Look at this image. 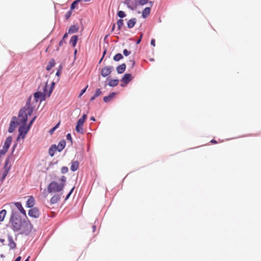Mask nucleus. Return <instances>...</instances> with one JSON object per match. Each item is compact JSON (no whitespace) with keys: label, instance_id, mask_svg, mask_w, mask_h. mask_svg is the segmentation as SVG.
Instances as JSON below:
<instances>
[{"label":"nucleus","instance_id":"obj_1","mask_svg":"<svg viewBox=\"0 0 261 261\" xmlns=\"http://www.w3.org/2000/svg\"><path fill=\"white\" fill-rule=\"evenodd\" d=\"M9 223L11 228L14 232H18L15 234L17 237L18 234L29 236L33 228V225L28 218L21 219L19 213L16 211H12Z\"/></svg>","mask_w":261,"mask_h":261},{"label":"nucleus","instance_id":"obj_2","mask_svg":"<svg viewBox=\"0 0 261 261\" xmlns=\"http://www.w3.org/2000/svg\"><path fill=\"white\" fill-rule=\"evenodd\" d=\"M31 99L32 96H30L27 99L25 106L19 110L18 117L19 121L22 125L20 126L18 129L19 134L17 140L21 137H22V139L24 138L25 134L30 129L27 126V123L28 116L32 115L34 109V107L31 105Z\"/></svg>","mask_w":261,"mask_h":261},{"label":"nucleus","instance_id":"obj_3","mask_svg":"<svg viewBox=\"0 0 261 261\" xmlns=\"http://www.w3.org/2000/svg\"><path fill=\"white\" fill-rule=\"evenodd\" d=\"M43 86V92L40 91H38L34 94V97L35 101L37 102L39 101L42 102V101L45 100V96L46 95L47 92V82H46L43 85L41 84L39 88H40L41 86Z\"/></svg>","mask_w":261,"mask_h":261},{"label":"nucleus","instance_id":"obj_4","mask_svg":"<svg viewBox=\"0 0 261 261\" xmlns=\"http://www.w3.org/2000/svg\"><path fill=\"white\" fill-rule=\"evenodd\" d=\"M62 190V185H59L55 181H51L47 187V191L49 193L59 192Z\"/></svg>","mask_w":261,"mask_h":261},{"label":"nucleus","instance_id":"obj_5","mask_svg":"<svg viewBox=\"0 0 261 261\" xmlns=\"http://www.w3.org/2000/svg\"><path fill=\"white\" fill-rule=\"evenodd\" d=\"M28 215L30 217L38 218L40 216V212L39 208L37 207H34L31 208L28 212Z\"/></svg>","mask_w":261,"mask_h":261},{"label":"nucleus","instance_id":"obj_6","mask_svg":"<svg viewBox=\"0 0 261 261\" xmlns=\"http://www.w3.org/2000/svg\"><path fill=\"white\" fill-rule=\"evenodd\" d=\"M16 117L15 116H13L12 118V120L10 122L9 127L8 129V132L10 133H12L15 130L16 126L19 124L20 121L17 122L16 121Z\"/></svg>","mask_w":261,"mask_h":261},{"label":"nucleus","instance_id":"obj_7","mask_svg":"<svg viewBox=\"0 0 261 261\" xmlns=\"http://www.w3.org/2000/svg\"><path fill=\"white\" fill-rule=\"evenodd\" d=\"M113 70V66H108L102 68L100 71V74L102 77H106L110 75Z\"/></svg>","mask_w":261,"mask_h":261},{"label":"nucleus","instance_id":"obj_8","mask_svg":"<svg viewBox=\"0 0 261 261\" xmlns=\"http://www.w3.org/2000/svg\"><path fill=\"white\" fill-rule=\"evenodd\" d=\"M133 77L130 73H125L121 79V82L123 83L121 84V87H124L127 84L132 81Z\"/></svg>","mask_w":261,"mask_h":261},{"label":"nucleus","instance_id":"obj_9","mask_svg":"<svg viewBox=\"0 0 261 261\" xmlns=\"http://www.w3.org/2000/svg\"><path fill=\"white\" fill-rule=\"evenodd\" d=\"M84 123V121H83L80 119L78 120L76 125V126H75V130L76 131V132L77 133H79L81 134H84V130H83V128Z\"/></svg>","mask_w":261,"mask_h":261},{"label":"nucleus","instance_id":"obj_10","mask_svg":"<svg viewBox=\"0 0 261 261\" xmlns=\"http://www.w3.org/2000/svg\"><path fill=\"white\" fill-rule=\"evenodd\" d=\"M8 246L10 248V249L14 250L16 248V244L14 241L12 236L10 234L8 235Z\"/></svg>","mask_w":261,"mask_h":261},{"label":"nucleus","instance_id":"obj_11","mask_svg":"<svg viewBox=\"0 0 261 261\" xmlns=\"http://www.w3.org/2000/svg\"><path fill=\"white\" fill-rule=\"evenodd\" d=\"M15 205L16 208L19 211V212L25 217V218L27 219V216L26 214L25 211L23 208L21 203L20 202H16L15 203Z\"/></svg>","mask_w":261,"mask_h":261},{"label":"nucleus","instance_id":"obj_12","mask_svg":"<svg viewBox=\"0 0 261 261\" xmlns=\"http://www.w3.org/2000/svg\"><path fill=\"white\" fill-rule=\"evenodd\" d=\"M62 194H55L50 199L51 204H54L59 201L61 199Z\"/></svg>","mask_w":261,"mask_h":261},{"label":"nucleus","instance_id":"obj_13","mask_svg":"<svg viewBox=\"0 0 261 261\" xmlns=\"http://www.w3.org/2000/svg\"><path fill=\"white\" fill-rule=\"evenodd\" d=\"M35 205V199L34 198L31 196L29 197V199L26 202V206L28 208H33Z\"/></svg>","mask_w":261,"mask_h":261},{"label":"nucleus","instance_id":"obj_14","mask_svg":"<svg viewBox=\"0 0 261 261\" xmlns=\"http://www.w3.org/2000/svg\"><path fill=\"white\" fill-rule=\"evenodd\" d=\"M66 145V141L65 140L63 139L59 142L58 145H56L57 150L59 152H61L65 147Z\"/></svg>","mask_w":261,"mask_h":261},{"label":"nucleus","instance_id":"obj_15","mask_svg":"<svg viewBox=\"0 0 261 261\" xmlns=\"http://www.w3.org/2000/svg\"><path fill=\"white\" fill-rule=\"evenodd\" d=\"M126 69V65L122 63L116 67V71L118 74H121L124 72Z\"/></svg>","mask_w":261,"mask_h":261},{"label":"nucleus","instance_id":"obj_16","mask_svg":"<svg viewBox=\"0 0 261 261\" xmlns=\"http://www.w3.org/2000/svg\"><path fill=\"white\" fill-rule=\"evenodd\" d=\"M116 95V92H112L110 93L108 96H104L103 98V101L106 103L109 102Z\"/></svg>","mask_w":261,"mask_h":261},{"label":"nucleus","instance_id":"obj_17","mask_svg":"<svg viewBox=\"0 0 261 261\" xmlns=\"http://www.w3.org/2000/svg\"><path fill=\"white\" fill-rule=\"evenodd\" d=\"M137 22V19L136 18H133L129 19L127 22V27L128 29L133 28Z\"/></svg>","mask_w":261,"mask_h":261},{"label":"nucleus","instance_id":"obj_18","mask_svg":"<svg viewBox=\"0 0 261 261\" xmlns=\"http://www.w3.org/2000/svg\"><path fill=\"white\" fill-rule=\"evenodd\" d=\"M78 41V36L77 35H74L71 37L69 43L71 44V45L72 47H75L76 45L77 42Z\"/></svg>","mask_w":261,"mask_h":261},{"label":"nucleus","instance_id":"obj_19","mask_svg":"<svg viewBox=\"0 0 261 261\" xmlns=\"http://www.w3.org/2000/svg\"><path fill=\"white\" fill-rule=\"evenodd\" d=\"M79 167V162L77 161H73L71 163V166L70 167V170L74 172L76 171Z\"/></svg>","mask_w":261,"mask_h":261},{"label":"nucleus","instance_id":"obj_20","mask_svg":"<svg viewBox=\"0 0 261 261\" xmlns=\"http://www.w3.org/2000/svg\"><path fill=\"white\" fill-rule=\"evenodd\" d=\"M11 141H12V137L11 136L8 137L5 141V143H4V145L3 146V147L6 148V150H8L10 147Z\"/></svg>","mask_w":261,"mask_h":261},{"label":"nucleus","instance_id":"obj_21","mask_svg":"<svg viewBox=\"0 0 261 261\" xmlns=\"http://www.w3.org/2000/svg\"><path fill=\"white\" fill-rule=\"evenodd\" d=\"M79 27L77 25H72L68 29V33L72 34L78 32Z\"/></svg>","mask_w":261,"mask_h":261},{"label":"nucleus","instance_id":"obj_22","mask_svg":"<svg viewBox=\"0 0 261 261\" xmlns=\"http://www.w3.org/2000/svg\"><path fill=\"white\" fill-rule=\"evenodd\" d=\"M57 150L56 145V144H53L50 146L48 149V153L50 155V156H53L55 154V151Z\"/></svg>","mask_w":261,"mask_h":261},{"label":"nucleus","instance_id":"obj_23","mask_svg":"<svg viewBox=\"0 0 261 261\" xmlns=\"http://www.w3.org/2000/svg\"><path fill=\"white\" fill-rule=\"evenodd\" d=\"M151 8L150 7L145 8L142 11V17L143 18H146L150 14Z\"/></svg>","mask_w":261,"mask_h":261},{"label":"nucleus","instance_id":"obj_24","mask_svg":"<svg viewBox=\"0 0 261 261\" xmlns=\"http://www.w3.org/2000/svg\"><path fill=\"white\" fill-rule=\"evenodd\" d=\"M11 158V156H8L6 161H5V164H4V170H8V171H10V169H11V165H9V160H10V159Z\"/></svg>","mask_w":261,"mask_h":261},{"label":"nucleus","instance_id":"obj_25","mask_svg":"<svg viewBox=\"0 0 261 261\" xmlns=\"http://www.w3.org/2000/svg\"><path fill=\"white\" fill-rule=\"evenodd\" d=\"M119 83V80L118 79H111L110 80L108 83V86L111 87H114L118 85Z\"/></svg>","mask_w":261,"mask_h":261},{"label":"nucleus","instance_id":"obj_26","mask_svg":"<svg viewBox=\"0 0 261 261\" xmlns=\"http://www.w3.org/2000/svg\"><path fill=\"white\" fill-rule=\"evenodd\" d=\"M55 61L54 59H52L49 61V62L47 65V67L46 68V70L49 71L52 67L55 66Z\"/></svg>","mask_w":261,"mask_h":261},{"label":"nucleus","instance_id":"obj_27","mask_svg":"<svg viewBox=\"0 0 261 261\" xmlns=\"http://www.w3.org/2000/svg\"><path fill=\"white\" fill-rule=\"evenodd\" d=\"M7 211L6 210H2L0 211V222H3L6 215Z\"/></svg>","mask_w":261,"mask_h":261},{"label":"nucleus","instance_id":"obj_28","mask_svg":"<svg viewBox=\"0 0 261 261\" xmlns=\"http://www.w3.org/2000/svg\"><path fill=\"white\" fill-rule=\"evenodd\" d=\"M60 183L59 185H62V189L63 190L65 185L66 177L65 176H62L60 179Z\"/></svg>","mask_w":261,"mask_h":261},{"label":"nucleus","instance_id":"obj_29","mask_svg":"<svg viewBox=\"0 0 261 261\" xmlns=\"http://www.w3.org/2000/svg\"><path fill=\"white\" fill-rule=\"evenodd\" d=\"M123 58V56L120 53H118L115 55L113 57V60L115 61L118 62Z\"/></svg>","mask_w":261,"mask_h":261},{"label":"nucleus","instance_id":"obj_30","mask_svg":"<svg viewBox=\"0 0 261 261\" xmlns=\"http://www.w3.org/2000/svg\"><path fill=\"white\" fill-rule=\"evenodd\" d=\"M123 20L119 19L117 22V28L119 31H120L122 25H123Z\"/></svg>","mask_w":261,"mask_h":261},{"label":"nucleus","instance_id":"obj_31","mask_svg":"<svg viewBox=\"0 0 261 261\" xmlns=\"http://www.w3.org/2000/svg\"><path fill=\"white\" fill-rule=\"evenodd\" d=\"M67 37H68V33H66L63 35L62 39L59 42V45L60 46H61L63 44H65L66 43V41H65V39L66 38H67Z\"/></svg>","mask_w":261,"mask_h":261},{"label":"nucleus","instance_id":"obj_32","mask_svg":"<svg viewBox=\"0 0 261 261\" xmlns=\"http://www.w3.org/2000/svg\"><path fill=\"white\" fill-rule=\"evenodd\" d=\"M117 16L122 19V18L126 16L125 13L123 11H119L117 13Z\"/></svg>","mask_w":261,"mask_h":261},{"label":"nucleus","instance_id":"obj_33","mask_svg":"<svg viewBox=\"0 0 261 261\" xmlns=\"http://www.w3.org/2000/svg\"><path fill=\"white\" fill-rule=\"evenodd\" d=\"M55 82H53L50 85V88H49V92H48V96H49L51 94V93H52L53 92V90L55 87Z\"/></svg>","mask_w":261,"mask_h":261},{"label":"nucleus","instance_id":"obj_34","mask_svg":"<svg viewBox=\"0 0 261 261\" xmlns=\"http://www.w3.org/2000/svg\"><path fill=\"white\" fill-rule=\"evenodd\" d=\"M59 125H60V122L58 123L55 126H54L53 128L50 129L48 132L49 133H50V134H52L55 131V130L59 127Z\"/></svg>","mask_w":261,"mask_h":261},{"label":"nucleus","instance_id":"obj_35","mask_svg":"<svg viewBox=\"0 0 261 261\" xmlns=\"http://www.w3.org/2000/svg\"><path fill=\"white\" fill-rule=\"evenodd\" d=\"M72 10H70H70H69V11H68L66 13V14L65 15V19H66V20L68 19L70 17V16H71V14H72Z\"/></svg>","mask_w":261,"mask_h":261},{"label":"nucleus","instance_id":"obj_36","mask_svg":"<svg viewBox=\"0 0 261 261\" xmlns=\"http://www.w3.org/2000/svg\"><path fill=\"white\" fill-rule=\"evenodd\" d=\"M149 0H138V2L140 6H144L148 3Z\"/></svg>","mask_w":261,"mask_h":261},{"label":"nucleus","instance_id":"obj_37","mask_svg":"<svg viewBox=\"0 0 261 261\" xmlns=\"http://www.w3.org/2000/svg\"><path fill=\"white\" fill-rule=\"evenodd\" d=\"M37 118V116H35L29 122V124L28 125H27V126L28 127V128H30L31 125H32V124L34 123V121Z\"/></svg>","mask_w":261,"mask_h":261},{"label":"nucleus","instance_id":"obj_38","mask_svg":"<svg viewBox=\"0 0 261 261\" xmlns=\"http://www.w3.org/2000/svg\"><path fill=\"white\" fill-rule=\"evenodd\" d=\"M130 2H131V0H125L124 1V4L127 6V7L131 9V10H134V8H132L130 6Z\"/></svg>","mask_w":261,"mask_h":261},{"label":"nucleus","instance_id":"obj_39","mask_svg":"<svg viewBox=\"0 0 261 261\" xmlns=\"http://www.w3.org/2000/svg\"><path fill=\"white\" fill-rule=\"evenodd\" d=\"M68 171V168L66 166H63L61 168V172L62 174H65Z\"/></svg>","mask_w":261,"mask_h":261},{"label":"nucleus","instance_id":"obj_40","mask_svg":"<svg viewBox=\"0 0 261 261\" xmlns=\"http://www.w3.org/2000/svg\"><path fill=\"white\" fill-rule=\"evenodd\" d=\"M101 91L100 90V89H97L95 93V94H94V95L95 96V97H97L98 96H99L101 94Z\"/></svg>","mask_w":261,"mask_h":261},{"label":"nucleus","instance_id":"obj_41","mask_svg":"<svg viewBox=\"0 0 261 261\" xmlns=\"http://www.w3.org/2000/svg\"><path fill=\"white\" fill-rule=\"evenodd\" d=\"M77 5V4H76V2H75L74 1H73L72 3V4H71L70 9L71 10H74L76 8V6Z\"/></svg>","mask_w":261,"mask_h":261},{"label":"nucleus","instance_id":"obj_42","mask_svg":"<svg viewBox=\"0 0 261 261\" xmlns=\"http://www.w3.org/2000/svg\"><path fill=\"white\" fill-rule=\"evenodd\" d=\"M88 86L87 85L85 88H84L83 89H82L79 95V97H80L82 96V95L85 93L87 88H88Z\"/></svg>","mask_w":261,"mask_h":261},{"label":"nucleus","instance_id":"obj_43","mask_svg":"<svg viewBox=\"0 0 261 261\" xmlns=\"http://www.w3.org/2000/svg\"><path fill=\"white\" fill-rule=\"evenodd\" d=\"M131 52L130 51L127 50L126 49H124L123 50V54L125 56H128L130 54Z\"/></svg>","mask_w":261,"mask_h":261},{"label":"nucleus","instance_id":"obj_44","mask_svg":"<svg viewBox=\"0 0 261 261\" xmlns=\"http://www.w3.org/2000/svg\"><path fill=\"white\" fill-rule=\"evenodd\" d=\"M66 139H67V140L70 141L71 143V144L72 143V137H71V135L70 133H68V134L66 135Z\"/></svg>","mask_w":261,"mask_h":261},{"label":"nucleus","instance_id":"obj_45","mask_svg":"<svg viewBox=\"0 0 261 261\" xmlns=\"http://www.w3.org/2000/svg\"><path fill=\"white\" fill-rule=\"evenodd\" d=\"M143 34L141 33L139 38L136 41L137 44H139L141 42L142 38L143 37Z\"/></svg>","mask_w":261,"mask_h":261},{"label":"nucleus","instance_id":"obj_46","mask_svg":"<svg viewBox=\"0 0 261 261\" xmlns=\"http://www.w3.org/2000/svg\"><path fill=\"white\" fill-rule=\"evenodd\" d=\"M86 118H87V115L85 114H84V115L82 116V117L81 118H80L79 119H80V120H82V121H84V122H85V119H86Z\"/></svg>","mask_w":261,"mask_h":261},{"label":"nucleus","instance_id":"obj_47","mask_svg":"<svg viewBox=\"0 0 261 261\" xmlns=\"http://www.w3.org/2000/svg\"><path fill=\"white\" fill-rule=\"evenodd\" d=\"M61 74V71L60 69H58L56 72V75L59 77L60 76Z\"/></svg>","mask_w":261,"mask_h":261},{"label":"nucleus","instance_id":"obj_48","mask_svg":"<svg viewBox=\"0 0 261 261\" xmlns=\"http://www.w3.org/2000/svg\"><path fill=\"white\" fill-rule=\"evenodd\" d=\"M8 170H5L3 173V175H4L5 176H7V175H8V173L9 172V171H8Z\"/></svg>","mask_w":261,"mask_h":261},{"label":"nucleus","instance_id":"obj_49","mask_svg":"<svg viewBox=\"0 0 261 261\" xmlns=\"http://www.w3.org/2000/svg\"><path fill=\"white\" fill-rule=\"evenodd\" d=\"M150 44L152 46H155V40L154 39H152L150 42Z\"/></svg>","mask_w":261,"mask_h":261},{"label":"nucleus","instance_id":"obj_50","mask_svg":"<svg viewBox=\"0 0 261 261\" xmlns=\"http://www.w3.org/2000/svg\"><path fill=\"white\" fill-rule=\"evenodd\" d=\"M130 62L132 63V67L131 68H133V67L134 66L135 64V61L134 60H130Z\"/></svg>","mask_w":261,"mask_h":261},{"label":"nucleus","instance_id":"obj_51","mask_svg":"<svg viewBox=\"0 0 261 261\" xmlns=\"http://www.w3.org/2000/svg\"><path fill=\"white\" fill-rule=\"evenodd\" d=\"M107 53V48H105L103 51V53H102V59H103L105 55Z\"/></svg>","mask_w":261,"mask_h":261},{"label":"nucleus","instance_id":"obj_52","mask_svg":"<svg viewBox=\"0 0 261 261\" xmlns=\"http://www.w3.org/2000/svg\"><path fill=\"white\" fill-rule=\"evenodd\" d=\"M71 195V193H68L65 198V200H67L70 197Z\"/></svg>","mask_w":261,"mask_h":261},{"label":"nucleus","instance_id":"obj_53","mask_svg":"<svg viewBox=\"0 0 261 261\" xmlns=\"http://www.w3.org/2000/svg\"><path fill=\"white\" fill-rule=\"evenodd\" d=\"M6 178V176H5L4 175H2V177H1V181L3 182L4 180H5Z\"/></svg>","mask_w":261,"mask_h":261},{"label":"nucleus","instance_id":"obj_54","mask_svg":"<svg viewBox=\"0 0 261 261\" xmlns=\"http://www.w3.org/2000/svg\"><path fill=\"white\" fill-rule=\"evenodd\" d=\"M17 144L16 143H15L13 145V147H12V152H13L15 150V147H16ZM13 152H12V153Z\"/></svg>","mask_w":261,"mask_h":261},{"label":"nucleus","instance_id":"obj_55","mask_svg":"<svg viewBox=\"0 0 261 261\" xmlns=\"http://www.w3.org/2000/svg\"><path fill=\"white\" fill-rule=\"evenodd\" d=\"M17 144L16 143H15L13 145V147H12V152H13L15 150V147H16ZM13 152H12V153Z\"/></svg>","mask_w":261,"mask_h":261},{"label":"nucleus","instance_id":"obj_56","mask_svg":"<svg viewBox=\"0 0 261 261\" xmlns=\"http://www.w3.org/2000/svg\"><path fill=\"white\" fill-rule=\"evenodd\" d=\"M21 256H18L15 259L14 261H20L21 260Z\"/></svg>","mask_w":261,"mask_h":261},{"label":"nucleus","instance_id":"obj_57","mask_svg":"<svg viewBox=\"0 0 261 261\" xmlns=\"http://www.w3.org/2000/svg\"><path fill=\"white\" fill-rule=\"evenodd\" d=\"M115 24L113 23L112 29H111V32H113L115 30Z\"/></svg>","mask_w":261,"mask_h":261},{"label":"nucleus","instance_id":"obj_58","mask_svg":"<svg viewBox=\"0 0 261 261\" xmlns=\"http://www.w3.org/2000/svg\"><path fill=\"white\" fill-rule=\"evenodd\" d=\"M96 97H95V96L93 95L90 98V101H93L94 100Z\"/></svg>","mask_w":261,"mask_h":261},{"label":"nucleus","instance_id":"obj_59","mask_svg":"<svg viewBox=\"0 0 261 261\" xmlns=\"http://www.w3.org/2000/svg\"><path fill=\"white\" fill-rule=\"evenodd\" d=\"M95 230H96V226L95 225H93L92 226V231H93V232H95Z\"/></svg>","mask_w":261,"mask_h":261},{"label":"nucleus","instance_id":"obj_60","mask_svg":"<svg viewBox=\"0 0 261 261\" xmlns=\"http://www.w3.org/2000/svg\"><path fill=\"white\" fill-rule=\"evenodd\" d=\"M5 240L4 239H0V242L1 243H2L3 244H4V242H5Z\"/></svg>","mask_w":261,"mask_h":261},{"label":"nucleus","instance_id":"obj_61","mask_svg":"<svg viewBox=\"0 0 261 261\" xmlns=\"http://www.w3.org/2000/svg\"><path fill=\"white\" fill-rule=\"evenodd\" d=\"M90 120L93 121H95V118H94V117L93 116H92L91 118H90Z\"/></svg>","mask_w":261,"mask_h":261},{"label":"nucleus","instance_id":"obj_62","mask_svg":"<svg viewBox=\"0 0 261 261\" xmlns=\"http://www.w3.org/2000/svg\"><path fill=\"white\" fill-rule=\"evenodd\" d=\"M211 143H216L217 141L213 139V140H212L211 141Z\"/></svg>","mask_w":261,"mask_h":261},{"label":"nucleus","instance_id":"obj_63","mask_svg":"<svg viewBox=\"0 0 261 261\" xmlns=\"http://www.w3.org/2000/svg\"><path fill=\"white\" fill-rule=\"evenodd\" d=\"M74 189V187H72V188L70 190L69 193H71V194L72 193L73 190Z\"/></svg>","mask_w":261,"mask_h":261},{"label":"nucleus","instance_id":"obj_64","mask_svg":"<svg viewBox=\"0 0 261 261\" xmlns=\"http://www.w3.org/2000/svg\"><path fill=\"white\" fill-rule=\"evenodd\" d=\"M109 35L108 34L107 35L105 36V38H104V41H105L106 40V39L108 38V37H109Z\"/></svg>","mask_w":261,"mask_h":261}]
</instances>
